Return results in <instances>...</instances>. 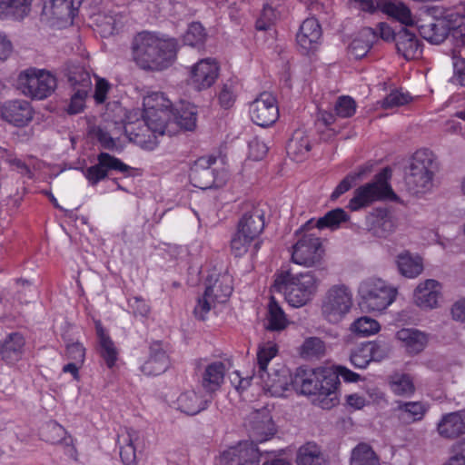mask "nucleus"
I'll return each mask as SVG.
<instances>
[{
    "mask_svg": "<svg viewBox=\"0 0 465 465\" xmlns=\"http://www.w3.org/2000/svg\"><path fill=\"white\" fill-rule=\"evenodd\" d=\"M398 53L401 54L405 59L411 60L419 57L421 54L420 43L416 38L415 33L407 28H401L394 37Z\"/></svg>",
    "mask_w": 465,
    "mask_h": 465,
    "instance_id": "a878e982",
    "label": "nucleus"
},
{
    "mask_svg": "<svg viewBox=\"0 0 465 465\" xmlns=\"http://www.w3.org/2000/svg\"><path fill=\"white\" fill-rule=\"evenodd\" d=\"M322 27L314 17L305 19L296 35L297 44L305 52L313 50L322 36Z\"/></svg>",
    "mask_w": 465,
    "mask_h": 465,
    "instance_id": "4be33fe9",
    "label": "nucleus"
},
{
    "mask_svg": "<svg viewBox=\"0 0 465 465\" xmlns=\"http://www.w3.org/2000/svg\"><path fill=\"white\" fill-rule=\"evenodd\" d=\"M297 237L298 240L292 246V261L304 267L321 264L324 254L321 238L312 233H304Z\"/></svg>",
    "mask_w": 465,
    "mask_h": 465,
    "instance_id": "9d476101",
    "label": "nucleus"
},
{
    "mask_svg": "<svg viewBox=\"0 0 465 465\" xmlns=\"http://www.w3.org/2000/svg\"><path fill=\"white\" fill-rule=\"evenodd\" d=\"M252 433L255 440L265 441L275 433L274 423L271 415L263 411H256L252 418Z\"/></svg>",
    "mask_w": 465,
    "mask_h": 465,
    "instance_id": "72a5a7b5",
    "label": "nucleus"
},
{
    "mask_svg": "<svg viewBox=\"0 0 465 465\" xmlns=\"http://www.w3.org/2000/svg\"><path fill=\"white\" fill-rule=\"evenodd\" d=\"M368 350L366 342H364L351 351L350 361L355 368L364 369L371 361V356Z\"/></svg>",
    "mask_w": 465,
    "mask_h": 465,
    "instance_id": "e2e57ef3",
    "label": "nucleus"
},
{
    "mask_svg": "<svg viewBox=\"0 0 465 465\" xmlns=\"http://www.w3.org/2000/svg\"><path fill=\"white\" fill-rule=\"evenodd\" d=\"M439 434L445 439H456L465 434V412L455 411L442 416L437 425Z\"/></svg>",
    "mask_w": 465,
    "mask_h": 465,
    "instance_id": "412c9836",
    "label": "nucleus"
},
{
    "mask_svg": "<svg viewBox=\"0 0 465 465\" xmlns=\"http://www.w3.org/2000/svg\"><path fill=\"white\" fill-rule=\"evenodd\" d=\"M262 380L263 389L270 392L272 396L282 397L291 385L292 376L288 375L286 371H274L272 373L266 371L264 376L262 373L259 374Z\"/></svg>",
    "mask_w": 465,
    "mask_h": 465,
    "instance_id": "cd10ccee",
    "label": "nucleus"
},
{
    "mask_svg": "<svg viewBox=\"0 0 465 465\" xmlns=\"http://www.w3.org/2000/svg\"><path fill=\"white\" fill-rule=\"evenodd\" d=\"M95 330L98 337V352L100 356L104 360L106 365L112 368L117 361L118 352L114 346V341L105 333L104 329L102 326L100 321H95Z\"/></svg>",
    "mask_w": 465,
    "mask_h": 465,
    "instance_id": "f704fd0d",
    "label": "nucleus"
},
{
    "mask_svg": "<svg viewBox=\"0 0 465 465\" xmlns=\"http://www.w3.org/2000/svg\"><path fill=\"white\" fill-rule=\"evenodd\" d=\"M398 409L412 421L421 420L425 413L423 405L419 401L400 402Z\"/></svg>",
    "mask_w": 465,
    "mask_h": 465,
    "instance_id": "338daca9",
    "label": "nucleus"
},
{
    "mask_svg": "<svg viewBox=\"0 0 465 465\" xmlns=\"http://www.w3.org/2000/svg\"><path fill=\"white\" fill-rule=\"evenodd\" d=\"M30 11L28 0H0V17L23 19Z\"/></svg>",
    "mask_w": 465,
    "mask_h": 465,
    "instance_id": "a19ab883",
    "label": "nucleus"
},
{
    "mask_svg": "<svg viewBox=\"0 0 465 465\" xmlns=\"http://www.w3.org/2000/svg\"><path fill=\"white\" fill-rule=\"evenodd\" d=\"M366 345L369 349L368 351H370L369 354L371 356V361H382L388 356L390 352L389 346L384 342L368 341L366 342Z\"/></svg>",
    "mask_w": 465,
    "mask_h": 465,
    "instance_id": "774afa93",
    "label": "nucleus"
},
{
    "mask_svg": "<svg viewBox=\"0 0 465 465\" xmlns=\"http://www.w3.org/2000/svg\"><path fill=\"white\" fill-rule=\"evenodd\" d=\"M377 8L382 13L401 22L402 25L411 26L414 24L410 8L403 3L391 0H378Z\"/></svg>",
    "mask_w": 465,
    "mask_h": 465,
    "instance_id": "c756f323",
    "label": "nucleus"
},
{
    "mask_svg": "<svg viewBox=\"0 0 465 465\" xmlns=\"http://www.w3.org/2000/svg\"><path fill=\"white\" fill-rule=\"evenodd\" d=\"M377 38V31L371 27L363 28L359 36L349 45V53L356 59L363 57Z\"/></svg>",
    "mask_w": 465,
    "mask_h": 465,
    "instance_id": "e433bc0d",
    "label": "nucleus"
},
{
    "mask_svg": "<svg viewBox=\"0 0 465 465\" xmlns=\"http://www.w3.org/2000/svg\"><path fill=\"white\" fill-rule=\"evenodd\" d=\"M177 43L173 38H160L151 33H140L133 41V55L144 69L162 70L176 55Z\"/></svg>",
    "mask_w": 465,
    "mask_h": 465,
    "instance_id": "f257e3e1",
    "label": "nucleus"
},
{
    "mask_svg": "<svg viewBox=\"0 0 465 465\" xmlns=\"http://www.w3.org/2000/svg\"><path fill=\"white\" fill-rule=\"evenodd\" d=\"M139 440V432L132 428L120 430L117 435V444L120 449V457L124 465L136 463V450L134 443Z\"/></svg>",
    "mask_w": 465,
    "mask_h": 465,
    "instance_id": "5701e85b",
    "label": "nucleus"
},
{
    "mask_svg": "<svg viewBox=\"0 0 465 465\" xmlns=\"http://www.w3.org/2000/svg\"><path fill=\"white\" fill-rule=\"evenodd\" d=\"M183 43L190 46H200L206 39V33L200 23H192L183 35Z\"/></svg>",
    "mask_w": 465,
    "mask_h": 465,
    "instance_id": "5fc2aeb1",
    "label": "nucleus"
},
{
    "mask_svg": "<svg viewBox=\"0 0 465 465\" xmlns=\"http://www.w3.org/2000/svg\"><path fill=\"white\" fill-rule=\"evenodd\" d=\"M143 104L144 113H146V111H163V109L171 110L172 108L171 101L165 97L163 93L159 92L147 94L143 98Z\"/></svg>",
    "mask_w": 465,
    "mask_h": 465,
    "instance_id": "864d4df0",
    "label": "nucleus"
},
{
    "mask_svg": "<svg viewBox=\"0 0 465 465\" xmlns=\"http://www.w3.org/2000/svg\"><path fill=\"white\" fill-rule=\"evenodd\" d=\"M57 85L56 78L48 71L30 68L18 75L17 87L28 97L42 100L51 95Z\"/></svg>",
    "mask_w": 465,
    "mask_h": 465,
    "instance_id": "6e6552de",
    "label": "nucleus"
},
{
    "mask_svg": "<svg viewBox=\"0 0 465 465\" xmlns=\"http://www.w3.org/2000/svg\"><path fill=\"white\" fill-rule=\"evenodd\" d=\"M97 161L100 163V165L103 166L107 174L110 170L126 173L131 169L130 166L123 163L120 159L108 153H100L97 155Z\"/></svg>",
    "mask_w": 465,
    "mask_h": 465,
    "instance_id": "13d9d810",
    "label": "nucleus"
},
{
    "mask_svg": "<svg viewBox=\"0 0 465 465\" xmlns=\"http://www.w3.org/2000/svg\"><path fill=\"white\" fill-rule=\"evenodd\" d=\"M218 65L213 60H201L191 70L193 86L199 91L211 87L218 77Z\"/></svg>",
    "mask_w": 465,
    "mask_h": 465,
    "instance_id": "6ab92c4d",
    "label": "nucleus"
},
{
    "mask_svg": "<svg viewBox=\"0 0 465 465\" xmlns=\"http://www.w3.org/2000/svg\"><path fill=\"white\" fill-rule=\"evenodd\" d=\"M326 347L323 341L318 337H309L305 339L300 347V354L302 358L319 359L325 354Z\"/></svg>",
    "mask_w": 465,
    "mask_h": 465,
    "instance_id": "de8ad7c7",
    "label": "nucleus"
},
{
    "mask_svg": "<svg viewBox=\"0 0 465 465\" xmlns=\"http://www.w3.org/2000/svg\"><path fill=\"white\" fill-rule=\"evenodd\" d=\"M356 108V102L348 95L340 96L334 105L336 115L341 118H349L354 115Z\"/></svg>",
    "mask_w": 465,
    "mask_h": 465,
    "instance_id": "bf43d9fd",
    "label": "nucleus"
},
{
    "mask_svg": "<svg viewBox=\"0 0 465 465\" xmlns=\"http://www.w3.org/2000/svg\"><path fill=\"white\" fill-rule=\"evenodd\" d=\"M280 7L279 4L275 5L272 3L264 5L262 14L256 21V29L262 31L269 29L280 18L282 14Z\"/></svg>",
    "mask_w": 465,
    "mask_h": 465,
    "instance_id": "8fccbe9b",
    "label": "nucleus"
},
{
    "mask_svg": "<svg viewBox=\"0 0 465 465\" xmlns=\"http://www.w3.org/2000/svg\"><path fill=\"white\" fill-rule=\"evenodd\" d=\"M311 150V143L306 131L297 129L287 144V152L290 155L299 159Z\"/></svg>",
    "mask_w": 465,
    "mask_h": 465,
    "instance_id": "a18cd8bd",
    "label": "nucleus"
},
{
    "mask_svg": "<svg viewBox=\"0 0 465 465\" xmlns=\"http://www.w3.org/2000/svg\"><path fill=\"white\" fill-rule=\"evenodd\" d=\"M226 372L225 364L222 361H213L208 364L202 373L201 384L209 393L218 391L224 380Z\"/></svg>",
    "mask_w": 465,
    "mask_h": 465,
    "instance_id": "c85d7f7f",
    "label": "nucleus"
},
{
    "mask_svg": "<svg viewBox=\"0 0 465 465\" xmlns=\"http://www.w3.org/2000/svg\"><path fill=\"white\" fill-rule=\"evenodd\" d=\"M232 290V277L223 272L209 275L204 292L217 303H224L230 298Z\"/></svg>",
    "mask_w": 465,
    "mask_h": 465,
    "instance_id": "f3484780",
    "label": "nucleus"
},
{
    "mask_svg": "<svg viewBox=\"0 0 465 465\" xmlns=\"http://www.w3.org/2000/svg\"><path fill=\"white\" fill-rule=\"evenodd\" d=\"M262 453L252 441L240 442L223 452L221 465H256Z\"/></svg>",
    "mask_w": 465,
    "mask_h": 465,
    "instance_id": "ddd939ff",
    "label": "nucleus"
},
{
    "mask_svg": "<svg viewBox=\"0 0 465 465\" xmlns=\"http://www.w3.org/2000/svg\"><path fill=\"white\" fill-rule=\"evenodd\" d=\"M320 281L311 272L292 274L281 273L274 281L273 287L284 291L285 299L293 307H302L316 293Z\"/></svg>",
    "mask_w": 465,
    "mask_h": 465,
    "instance_id": "f03ea898",
    "label": "nucleus"
},
{
    "mask_svg": "<svg viewBox=\"0 0 465 465\" xmlns=\"http://www.w3.org/2000/svg\"><path fill=\"white\" fill-rule=\"evenodd\" d=\"M250 114L254 124L267 127L276 122L279 110L275 97L267 92L262 93L252 104Z\"/></svg>",
    "mask_w": 465,
    "mask_h": 465,
    "instance_id": "9b49d317",
    "label": "nucleus"
},
{
    "mask_svg": "<svg viewBox=\"0 0 465 465\" xmlns=\"http://www.w3.org/2000/svg\"><path fill=\"white\" fill-rule=\"evenodd\" d=\"M370 172V168L368 166H361L357 172L350 173L347 174L336 186L334 191L331 194V200L335 201L341 195L348 192L355 182L363 176L365 173Z\"/></svg>",
    "mask_w": 465,
    "mask_h": 465,
    "instance_id": "3c124183",
    "label": "nucleus"
},
{
    "mask_svg": "<svg viewBox=\"0 0 465 465\" xmlns=\"http://www.w3.org/2000/svg\"><path fill=\"white\" fill-rule=\"evenodd\" d=\"M379 322L368 316H363L354 321L351 325V331L361 336H370L380 331Z\"/></svg>",
    "mask_w": 465,
    "mask_h": 465,
    "instance_id": "603ef678",
    "label": "nucleus"
},
{
    "mask_svg": "<svg viewBox=\"0 0 465 465\" xmlns=\"http://www.w3.org/2000/svg\"><path fill=\"white\" fill-rule=\"evenodd\" d=\"M412 97L408 93L398 90L391 91L382 101L381 106L384 109L402 106L411 102Z\"/></svg>",
    "mask_w": 465,
    "mask_h": 465,
    "instance_id": "69168bd1",
    "label": "nucleus"
},
{
    "mask_svg": "<svg viewBox=\"0 0 465 465\" xmlns=\"http://www.w3.org/2000/svg\"><path fill=\"white\" fill-rule=\"evenodd\" d=\"M441 296V285L433 279L420 282L414 290L415 304L423 310H431L439 306Z\"/></svg>",
    "mask_w": 465,
    "mask_h": 465,
    "instance_id": "2eb2a0df",
    "label": "nucleus"
},
{
    "mask_svg": "<svg viewBox=\"0 0 465 465\" xmlns=\"http://www.w3.org/2000/svg\"><path fill=\"white\" fill-rule=\"evenodd\" d=\"M391 177V169L389 167L383 168L374 176L372 182L361 185L354 191L353 197L350 200L348 208L352 212H356L369 206L376 201H397L398 196L389 184Z\"/></svg>",
    "mask_w": 465,
    "mask_h": 465,
    "instance_id": "39448f33",
    "label": "nucleus"
},
{
    "mask_svg": "<svg viewBox=\"0 0 465 465\" xmlns=\"http://www.w3.org/2000/svg\"><path fill=\"white\" fill-rule=\"evenodd\" d=\"M95 25L102 36L106 37L114 35L116 30V18L107 14H97L94 16Z\"/></svg>",
    "mask_w": 465,
    "mask_h": 465,
    "instance_id": "052dcab7",
    "label": "nucleus"
},
{
    "mask_svg": "<svg viewBox=\"0 0 465 465\" xmlns=\"http://www.w3.org/2000/svg\"><path fill=\"white\" fill-rule=\"evenodd\" d=\"M43 436L45 440L51 444H62L65 447H69L71 455L76 453L72 436L57 422H49L44 430Z\"/></svg>",
    "mask_w": 465,
    "mask_h": 465,
    "instance_id": "c9c22d12",
    "label": "nucleus"
},
{
    "mask_svg": "<svg viewBox=\"0 0 465 465\" xmlns=\"http://www.w3.org/2000/svg\"><path fill=\"white\" fill-rule=\"evenodd\" d=\"M1 116L5 121L21 127L33 119V109L27 101H8L1 108Z\"/></svg>",
    "mask_w": 465,
    "mask_h": 465,
    "instance_id": "dca6fc26",
    "label": "nucleus"
},
{
    "mask_svg": "<svg viewBox=\"0 0 465 465\" xmlns=\"http://www.w3.org/2000/svg\"><path fill=\"white\" fill-rule=\"evenodd\" d=\"M396 337L411 355L422 351L428 342L426 334L416 329H401L397 331Z\"/></svg>",
    "mask_w": 465,
    "mask_h": 465,
    "instance_id": "7c9ffc66",
    "label": "nucleus"
},
{
    "mask_svg": "<svg viewBox=\"0 0 465 465\" xmlns=\"http://www.w3.org/2000/svg\"><path fill=\"white\" fill-rule=\"evenodd\" d=\"M135 125L142 131L151 132L153 138L157 134H168L172 135L175 133V128L173 127L172 110L146 111L143 120H137L134 123H128L124 125V134L131 142L140 146H146L150 140L146 139L145 134L135 133Z\"/></svg>",
    "mask_w": 465,
    "mask_h": 465,
    "instance_id": "20e7f679",
    "label": "nucleus"
},
{
    "mask_svg": "<svg viewBox=\"0 0 465 465\" xmlns=\"http://www.w3.org/2000/svg\"><path fill=\"white\" fill-rule=\"evenodd\" d=\"M197 111L193 104H182L173 112V127L180 126L186 131H193L196 126Z\"/></svg>",
    "mask_w": 465,
    "mask_h": 465,
    "instance_id": "58836bf2",
    "label": "nucleus"
},
{
    "mask_svg": "<svg viewBox=\"0 0 465 465\" xmlns=\"http://www.w3.org/2000/svg\"><path fill=\"white\" fill-rule=\"evenodd\" d=\"M83 0H43V13L57 20L71 22Z\"/></svg>",
    "mask_w": 465,
    "mask_h": 465,
    "instance_id": "a211bd4d",
    "label": "nucleus"
},
{
    "mask_svg": "<svg viewBox=\"0 0 465 465\" xmlns=\"http://www.w3.org/2000/svg\"><path fill=\"white\" fill-rule=\"evenodd\" d=\"M350 465H381L380 459L367 443L358 444L351 451Z\"/></svg>",
    "mask_w": 465,
    "mask_h": 465,
    "instance_id": "c03bdc74",
    "label": "nucleus"
},
{
    "mask_svg": "<svg viewBox=\"0 0 465 465\" xmlns=\"http://www.w3.org/2000/svg\"><path fill=\"white\" fill-rule=\"evenodd\" d=\"M278 352L277 345L274 343H266L259 348L257 353V361L259 366L258 373H262L264 376V372L267 371V365L269 361L276 356Z\"/></svg>",
    "mask_w": 465,
    "mask_h": 465,
    "instance_id": "4d7b16f0",
    "label": "nucleus"
},
{
    "mask_svg": "<svg viewBox=\"0 0 465 465\" xmlns=\"http://www.w3.org/2000/svg\"><path fill=\"white\" fill-rule=\"evenodd\" d=\"M169 358L160 342L150 345L148 360L142 366V371L146 375H160L169 368Z\"/></svg>",
    "mask_w": 465,
    "mask_h": 465,
    "instance_id": "b1692460",
    "label": "nucleus"
},
{
    "mask_svg": "<svg viewBox=\"0 0 465 465\" xmlns=\"http://www.w3.org/2000/svg\"><path fill=\"white\" fill-rule=\"evenodd\" d=\"M25 344V341L22 334L10 333L1 341L2 360L9 364L18 361L22 358Z\"/></svg>",
    "mask_w": 465,
    "mask_h": 465,
    "instance_id": "2f4dec72",
    "label": "nucleus"
},
{
    "mask_svg": "<svg viewBox=\"0 0 465 465\" xmlns=\"http://www.w3.org/2000/svg\"><path fill=\"white\" fill-rule=\"evenodd\" d=\"M437 171L435 154L428 149L418 150L411 157L409 172L405 175L408 191L412 194H423L430 191Z\"/></svg>",
    "mask_w": 465,
    "mask_h": 465,
    "instance_id": "7ed1b4c3",
    "label": "nucleus"
},
{
    "mask_svg": "<svg viewBox=\"0 0 465 465\" xmlns=\"http://www.w3.org/2000/svg\"><path fill=\"white\" fill-rule=\"evenodd\" d=\"M217 304L211 296H207L204 292L203 294L197 299L196 305L193 309V315L199 321H205L208 318V314L211 311L215 308Z\"/></svg>",
    "mask_w": 465,
    "mask_h": 465,
    "instance_id": "680f3d73",
    "label": "nucleus"
},
{
    "mask_svg": "<svg viewBox=\"0 0 465 465\" xmlns=\"http://www.w3.org/2000/svg\"><path fill=\"white\" fill-rule=\"evenodd\" d=\"M418 30L425 40L438 45L442 43L450 34V23L443 18H438L419 25Z\"/></svg>",
    "mask_w": 465,
    "mask_h": 465,
    "instance_id": "473e14b6",
    "label": "nucleus"
},
{
    "mask_svg": "<svg viewBox=\"0 0 465 465\" xmlns=\"http://www.w3.org/2000/svg\"><path fill=\"white\" fill-rule=\"evenodd\" d=\"M85 80L84 79V88H77L74 94L72 95L70 104L68 106L67 112L70 114H75L80 113L84 106V100L89 92V82L86 74H84Z\"/></svg>",
    "mask_w": 465,
    "mask_h": 465,
    "instance_id": "6e6d98bb",
    "label": "nucleus"
},
{
    "mask_svg": "<svg viewBox=\"0 0 465 465\" xmlns=\"http://www.w3.org/2000/svg\"><path fill=\"white\" fill-rule=\"evenodd\" d=\"M319 370L297 369L291 379L292 388L305 395H317L319 382Z\"/></svg>",
    "mask_w": 465,
    "mask_h": 465,
    "instance_id": "bb28decb",
    "label": "nucleus"
},
{
    "mask_svg": "<svg viewBox=\"0 0 465 465\" xmlns=\"http://www.w3.org/2000/svg\"><path fill=\"white\" fill-rule=\"evenodd\" d=\"M266 321V329L272 331H282L288 325V320L284 312L272 296L271 297L270 302L268 304Z\"/></svg>",
    "mask_w": 465,
    "mask_h": 465,
    "instance_id": "79ce46f5",
    "label": "nucleus"
},
{
    "mask_svg": "<svg viewBox=\"0 0 465 465\" xmlns=\"http://www.w3.org/2000/svg\"><path fill=\"white\" fill-rule=\"evenodd\" d=\"M369 232L380 238L387 237L395 229L391 213L385 209H377L368 216Z\"/></svg>",
    "mask_w": 465,
    "mask_h": 465,
    "instance_id": "393cba45",
    "label": "nucleus"
},
{
    "mask_svg": "<svg viewBox=\"0 0 465 465\" xmlns=\"http://www.w3.org/2000/svg\"><path fill=\"white\" fill-rule=\"evenodd\" d=\"M361 310L381 312L391 304L396 297V290L377 278L363 281L358 290Z\"/></svg>",
    "mask_w": 465,
    "mask_h": 465,
    "instance_id": "0eeeda50",
    "label": "nucleus"
},
{
    "mask_svg": "<svg viewBox=\"0 0 465 465\" xmlns=\"http://www.w3.org/2000/svg\"><path fill=\"white\" fill-rule=\"evenodd\" d=\"M319 382L317 401L322 409H331L338 404L339 398L337 389L340 379L335 371L331 370H319Z\"/></svg>",
    "mask_w": 465,
    "mask_h": 465,
    "instance_id": "4468645a",
    "label": "nucleus"
},
{
    "mask_svg": "<svg viewBox=\"0 0 465 465\" xmlns=\"http://www.w3.org/2000/svg\"><path fill=\"white\" fill-rule=\"evenodd\" d=\"M255 238L237 230L231 241V248L235 256H242L247 251Z\"/></svg>",
    "mask_w": 465,
    "mask_h": 465,
    "instance_id": "0e129e2a",
    "label": "nucleus"
},
{
    "mask_svg": "<svg viewBox=\"0 0 465 465\" xmlns=\"http://www.w3.org/2000/svg\"><path fill=\"white\" fill-rule=\"evenodd\" d=\"M390 387L395 394L401 396L411 395L415 391L412 378L406 373H393L391 375Z\"/></svg>",
    "mask_w": 465,
    "mask_h": 465,
    "instance_id": "49530a36",
    "label": "nucleus"
},
{
    "mask_svg": "<svg viewBox=\"0 0 465 465\" xmlns=\"http://www.w3.org/2000/svg\"><path fill=\"white\" fill-rule=\"evenodd\" d=\"M350 216L341 208H336L329 211L324 216L316 221L315 225L318 229L330 228L337 229L341 223L349 221Z\"/></svg>",
    "mask_w": 465,
    "mask_h": 465,
    "instance_id": "09e8293b",
    "label": "nucleus"
},
{
    "mask_svg": "<svg viewBox=\"0 0 465 465\" xmlns=\"http://www.w3.org/2000/svg\"><path fill=\"white\" fill-rule=\"evenodd\" d=\"M216 159L212 156L201 157L191 167L190 181L194 187L206 190L212 187H219L223 183V180L219 179L214 173L212 165Z\"/></svg>",
    "mask_w": 465,
    "mask_h": 465,
    "instance_id": "f8f14e48",
    "label": "nucleus"
},
{
    "mask_svg": "<svg viewBox=\"0 0 465 465\" xmlns=\"http://www.w3.org/2000/svg\"><path fill=\"white\" fill-rule=\"evenodd\" d=\"M177 404L181 411L188 415H195L206 408L207 401L194 391H187L178 397Z\"/></svg>",
    "mask_w": 465,
    "mask_h": 465,
    "instance_id": "ea45409f",
    "label": "nucleus"
},
{
    "mask_svg": "<svg viewBox=\"0 0 465 465\" xmlns=\"http://www.w3.org/2000/svg\"><path fill=\"white\" fill-rule=\"evenodd\" d=\"M297 465H327V460L321 447L314 442L301 446L296 457Z\"/></svg>",
    "mask_w": 465,
    "mask_h": 465,
    "instance_id": "4c0bfd02",
    "label": "nucleus"
},
{
    "mask_svg": "<svg viewBox=\"0 0 465 465\" xmlns=\"http://www.w3.org/2000/svg\"><path fill=\"white\" fill-rule=\"evenodd\" d=\"M397 264L401 273L408 278L417 277L423 270L421 259L419 256H412L408 252L398 255Z\"/></svg>",
    "mask_w": 465,
    "mask_h": 465,
    "instance_id": "37998d69",
    "label": "nucleus"
},
{
    "mask_svg": "<svg viewBox=\"0 0 465 465\" xmlns=\"http://www.w3.org/2000/svg\"><path fill=\"white\" fill-rule=\"evenodd\" d=\"M264 214L263 204H252L239 221L237 230L256 239L264 229Z\"/></svg>",
    "mask_w": 465,
    "mask_h": 465,
    "instance_id": "aec40b11",
    "label": "nucleus"
},
{
    "mask_svg": "<svg viewBox=\"0 0 465 465\" xmlns=\"http://www.w3.org/2000/svg\"><path fill=\"white\" fill-rule=\"evenodd\" d=\"M391 177V169L389 167L383 168L374 176L372 182L361 185L354 191L353 197L350 200L348 208L352 212H356L369 206L376 201H397L398 196L389 184Z\"/></svg>",
    "mask_w": 465,
    "mask_h": 465,
    "instance_id": "423d86ee",
    "label": "nucleus"
},
{
    "mask_svg": "<svg viewBox=\"0 0 465 465\" xmlns=\"http://www.w3.org/2000/svg\"><path fill=\"white\" fill-rule=\"evenodd\" d=\"M352 292L345 284H335L325 292L322 302V314L331 323L340 322L352 307Z\"/></svg>",
    "mask_w": 465,
    "mask_h": 465,
    "instance_id": "1a4fd4ad",
    "label": "nucleus"
}]
</instances>
